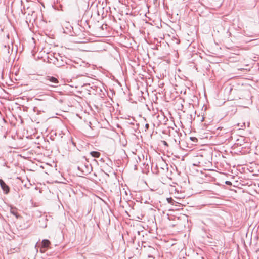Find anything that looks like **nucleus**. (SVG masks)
<instances>
[{
  "instance_id": "1",
  "label": "nucleus",
  "mask_w": 259,
  "mask_h": 259,
  "mask_svg": "<svg viewBox=\"0 0 259 259\" xmlns=\"http://www.w3.org/2000/svg\"><path fill=\"white\" fill-rule=\"evenodd\" d=\"M44 83L51 87L56 88L58 86L59 82L58 79L54 76H47L44 78Z\"/></svg>"
},
{
  "instance_id": "2",
  "label": "nucleus",
  "mask_w": 259,
  "mask_h": 259,
  "mask_svg": "<svg viewBox=\"0 0 259 259\" xmlns=\"http://www.w3.org/2000/svg\"><path fill=\"white\" fill-rule=\"evenodd\" d=\"M78 169L81 170L83 174L87 175L88 174L90 173L92 171V166L90 164L87 162L84 164H81V165L78 167Z\"/></svg>"
},
{
  "instance_id": "3",
  "label": "nucleus",
  "mask_w": 259,
  "mask_h": 259,
  "mask_svg": "<svg viewBox=\"0 0 259 259\" xmlns=\"http://www.w3.org/2000/svg\"><path fill=\"white\" fill-rule=\"evenodd\" d=\"M63 29L64 30V33L69 34L70 35H73V27L71 26L69 22H65L63 24Z\"/></svg>"
},
{
  "instance_id": "4",
  "label": "nucleus",
  "mask_w": 259,
  "mask_h": 259,
  "mask_svg": "<svg viewBox=\"0 0 259 259\" xmlns=\"http://www.w3.org/2000/svg\"><path fill=\"white\" fill-rule=\"evenodd\" d=\"M59 58L55 57L53 56V59H50L52 61V63L55 64L57 67H59L64 65V62L62 59V57L58 55Z\"/></svg>"
},
{
  "instance_id": "5",
  "label": "nucleus",
  "mask_w": 259,
  "mask_h": 259,
  "mask_svg": "<svg viewBox=\"0 0 259 259\" xmlns=\"http://www.w3.org/2000/svg\"><path fill=\"white\" fill-rule=\"evenodd\" d=\"M0 186L5 194H8L9 192L10 189L9 186L1 179H0Z\"/></svg>"
},
{
  "instance_id": "6",
  "label": "nucleus",
  "mask_w": 259,
  "mask_h": 259,
  "mask_svg": "<svg viewBox=\"0 0 259 259\" xmlns=\"http://www.w3.org/2000/svg\"><path fill=\"white\" fill-rule=\"evenodd\" d=\"M50 244V241L48 239H44L41 242V245L46 248H47Z\"/></svg>"
},
{
  "instance_id": "7",
  "label": "nucleus",
  "mask_w": 259,
  "mask_h": 259,
  "mask_svg": "<svg viewBox=\"0 0 259 259\" xmlns=\"http://www.w3.org/2000/svg\"><path fill=\"white\" fill-rule=\"evenodd\" d=\"M90 154L92 155V156L95 158H98L100 156V153L97 151H92L90 153Z\"/></svg>"
},
{
  "instance_id": "8",
  "label": "nucleus",
  "mask_w": 259,
  "mask_h": 259,
  "mask_svg": "<svg viewBox=\"0 0 259 259\" xmlns=\"http://www.w3.org/2000/svg\"><path fill=\"white\" fill-rule=\"evenodd\" d=\"M11 212L12 214H13L14 215L16 216V218H18L19 217V215L17 213V212H16V211L13 209V208H11Z\"/></svg>"
},
{
  "instance_id": "9",
  "label": "nucleus",
  "mask_w": 259,
  "mask_h": 259,
  "mask_svg": "<svg viewBox=\"0 0 259 259\" xmlns=\"http://www.w3.org/2000/svg\"><path fill=\"white\" fill-rule=\"evenodd\" d=\"M46 249L45 247H43V246L41 245V247L40 249V252L41 253H45L46 250Z\"/></svg>"
},
{
  "instance_id": "10",
  "label": "nucleus",
  "mask_w": 259,
  "mask_h": 259,
  "mask_svg": "<svg viewBox=\"0 0 259 259\" xmlns=\"http://www.w3.org/2000/svg\"><path fill=\"white\" fill-rule=\"evenodd\" d=\"M167 201L169 203L172 204L174 200L172 198L169 197L167 198Z\"/></svg>"
},
{
  "instance_id": "11",
  "label": "nucleus",
  "mask_w": 259,
  "mask_h": 259,
  "mask_svg": "<svg viewBox=\"0 0 259 259\" xmlns=\"http://www.w3.org/2000/svg\"><path fill=\"white\" fill-rule=\"evenodd\" d=\"M162 143L165 146H168L167 143L165 141H162Z\"/></svg>"
},
{
  "instance_id": "12",
  "label": "nucleus",
  "mask_w": 259,
  "mask_h": 259,
  "mask_svg": "<svg viewBox=\"0 0 259 259\" xmlns=\"http://www.w3.org/2000/svg\"><path fill=\"white\" fill-rule=\"evenodd\" d=\"M149 127V125L148 123L145 124V127L146 129H148Z\"/></svg>"
},
{
  "instance_id": "13",
  "label": "nucleus",
  "mask_w": 259,
  "mask_h": 259,
  "mask_svg": "<svg viewBox=\"0 0 259 259\" xmlns=\"http://www.w3.org/2000/svg\"><path fill=\"white\" fill-rule=\"evenodd\" d=\"M226 184L227 185H230L231 184V183L230 181H226Z\"/></svg>"
},
{
  "instance_id": "14",
  "label": "nucleus",
  "mask_w": 259,
  "mask_h": 259,
  "mask_svg": "<svg viewBox=\"0 0 259 259\" xmlns=\"http://www.w3.org/2000/svg\"><path fill=\"white\" fill-rule=\"evenodd\" d=\"M191 139L192 140V141H194V140H196L197 139L195 137H191Z\"/></svg>"
},
{
  "instance_id": "15",
  "label": "nucleus",
  "mask_w": 259,
  "mask_h": 259,
  "mask_svg": "<svg viewBox=\"0 0 259 259\" xmlns=\"http://www.w3.org/2000/svg\"><path fill=\"white\" fill-rule=\"evenodd\" d=\"M223 128V127H218V130H221Z\"/></svg>"
},
{
  "instance_id": "16",
  "label": "nucleus",
  "mask_w": 259,
  "mask_h": 259,
  "mask_svg": "<svg viewBox=\"0 0 259 259\" xmlns=\"http://www.w3.org/2000/svg\"><path fill=\"white\" fill-rule=\"evenodd\" d=\"M237 144H240V145H241V143H238Z\"/></svg>"
}]
</instances>
